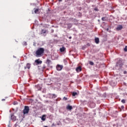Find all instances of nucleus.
<instances>
[{"label":"nucleus","mask_w":127,"mask_h":127,"mask_svg":"<svg viewBox=\"0 0 127 127\" xmlns=\"http://www.w3.org/2000/svg\"><path fill=\"white\" fill-rule=\"evenodd\" d=\"M44 48H39L37 49V50L35 52L36 57H41V56H43L44 54Z\"/></svg>","instance_id":"1"},{"label":"nucleus","mask_w":127,"mask_h":127,"mask_svg":"<svg viewBox=\"0 0 127 127\" xmlns=\"http://www.w3.org/2000/svg\"><path fill=\"white\" fill-rule=\"evenodd\" d=\"M29 113V107L25 106L24 109L23 110V115H26Z\"/></svg>","instance_id":"2"},{"label":"nucleus","mask_w":127,"mask_h":127,"mask_svg":"<svg viewBox=\"0 0 127 127\" xmlns=\"http://www.w3.org/2000/svg\"><path fill=\"white\" fill-rule=\"evenodd\" d=\"M124 65V63H123V60H119L118 62H117L116 64V67H119L120 66V68H122Z\"/></svg>","instance_id":"3"},{"label":"nucleus","mask_w":127,"mask_h":127,"mask_svg":"<svg viewBox=\"0 0 127 127\" xmlns=\"http://www.w3.org/2000/svg\"><path fill=\"white\" fill-rule=\"evenodd\" d=\"M11 120L13 121V122H15L16 121V116H14V114H11Z\"/></svg>","instance_id":"4"},{"label":"nucleus","mask_w":127,"mask_h":127,"mask_svg":"<svg viewBox=\"0 0 127 127\" xmlns=\"http://www.w3.org/2000/svg\"><path fill=\"white\" fill-rule=\"evenodd\" d=\"M56 68H57V70L58 71H61V70H62V69H63V65L58 64L56 66Z\"/></svg>","instance_id":"5"},{"label":"nucleus","mask_w":127,"mask_h":127,"mask_svg":"<svg viewBox=\"0 0 127 127\" xmlns=\"http://www.w3.org/2000/svg\"><path fill=\"white\" fill-rule=\"evenodd\" d=\"M36 65H39L42 64V62L40 61V59H37L35 61Z\"/></svg>","instance_id":"6"},{"label":"nucleus","mask_w":127,"mask_h":127,"mask_svg":"<svg viewBox=\"0 0 127 127\" xmlns=\"http://www.w3.org/2000/svg\"><path fill=\"white\" fill-rule=\"evenodd\" d=\"M49 95H50V98L51 99H55V98H57V95L56 94H50Z\"/></svg>","instance_id":"7"},{"label":"nucleus","mask_w":127,"mask_h":127,"mask_svg":"<svg viewBox=\"0 0 127 127\" xmlns=\"http://www.w3.org/2000/svg\"><path fill=\"white\" fill-rule=\"evenodd\" d=\"M30 67H31V64L29 63H27L26 64V66L24 67L25 69H30Z\"/></svg>","instance_id":"8"},{"label":"nucleus","mask_w":127,"mask_h":127,"mask_svg":"<svg viewBox=\"0 0 127 127\" xmlns=\"http://www.w3.org/2000/svg\"><path fill=\"white\" fill-rule=\"evenodd\" d=\"M95 42L96 44H99V43H100V39H99V38H95Z\"/></svg>","instance_id":"9"},{"label":"nucleus","mask_w":127,"mask_h":127,"mask_svg":"<svg viewBox=\"0 0 127 127\" xmlns=\"http://www.w3.org/2000/svg\"><path fill=\"white\" fill-rule=\"evenodd\" d=\"M76 72H80V71H82V67L81 66H78L76 68Z\"/></svg>","instance_id":"10"},{"label":"nucleus","mask_w":127,"mask_h":127,"mask_svg":"<svg viewBox=\"0 0 127 127\" xmlns=\"http://www.w3.org/2000/svg\"><path fill=\"white\" fill-rule=\"evenodd\" d=\"M41 120L42 121H43V122H45V121L46 120V115H43L41 118Z\"/></svg>","instance_id":"11"},{"label":"nucleus","mask_w":127,"mask_h":127,"mask_svg":"<svg viewBox=\"0 0 127 127\" xmlns=\"http://www.w3.org/2000/svg\"><path fill=\"white\" fill-rule=\"evenodd\" d=\"M117 30H122L123 29V26L122 25H119L117 28Z\"/></svg>","instance_id":"12"},{"label":"nucleus","mask_w":127,"mask_h":127,"mask_svg":"<svg viewBox=\"0 0 127 127\" xmlns=\"http://www.w3.org/2000/svg\"><path fill=\"white\" fill-rule=\"evenodd\" d=\"M72 109H73V108L72 107V106H71L70 105H67L66 106L67 110H69V111H71V110H72Z\"/></svg>","instance_id":"13"},{"label":"nucleus","mask_w":127,"mask_h":127,"mask_svg":"<svg viewBox=\"0 0 127 127\" xmlns=\"http://www.w3.org/2000/svg\"><path fill=\"white\" fill-rule=\"evenodd\" d=\"M65 47H63L62 48L60 49V51L61 52H64L65 51Z\"/></svg>","instance_id":"14"},{"label":"nucleus","mask_w":127,"mask_h":127,"mask_svg":"<svg viewBox=\"0 0 127 127\" xmlns=\"http://www.w3.org/2000/svg\"><path fill=\"white\" fill-rule=\"evenodd\" d=\"M51 63V61L49 59H47V62H46V64H47V65H50Z\"/></svg>","instance_id":"15"},{"label":"nucleus","mask_w":127,"mask_h":127,"mask_svg":"<svg viewBox=\"0 0 127 127\" xmlns=\"http://www.w3.org/2000/svg\"><path fill=\"white\" fill-rule=\"evenodd\" d=\"M46 32H47V30H44V29H42V33L41 34H44V33H46Z\"/></svg>","instance_id":"16"},{"label":"nucleus","mask_w":127,"mask_h":127,"mask_svg":"<svg viewBox=\"0 0 127 127\" xmlns=\"http://www.w3.org/2000/svg\"><path fill=\"white\" fill-rule=\"evenodd\" d=\"M67 25L68 28H71L72 27V24L71 23L67 24Z\"/></svg>","instance_id":"17"},{"label":"nucleus","mask_w":127,"mask_h":127,"mask_svg":"<svg viewBox=\"0 0 127 127\" xmlns=\"http://www.w3.org/2000/svg\"><path fill=\"white\" fill-rule=\"evenodd\" d=\"M102 20L103 21H106V20H107V19L106 18V17H103L102 18Z\"/></svg>","instance_id":"18"},{"label":"nucleus","mask_w":127,"mask_h":127,"mask_svg":"<svg viewBox=\"0 0 127 127\" xmlns=\"http://www.w3.org/2000/svg\"><path fill=\"white\" fill-rule=\"evenodd\" d=\"M76 95H77V92H73V93H72V96H73V97H75V96H76Z\"/></svg>","instance_id":"19"},{"label":"nucleus","mask_w":127,"mask_h":127,"mask_svg":"<svg viewBox=\"0 0 127 127\" xmlns=\"http://www.w3.org/2000/svg\"><path fill=\"white\" fill-rule=\"evenodd\" d=\"M89 64L90 65H91V66H93V65H94V63L93 62H90Z\"/></svg>","instance_id":"20"},{"label":"nucleus","mask_w":127,"mask_h":127,"mask_svg":"<svg viewBox=\"0 0 127 127\" xmlns=\"http://www.w3.org/2000/svg\"><path fill=\"white\" fill-rule=\"evenodd\" d=\"M122 103H123V104H126V100H125V99H123L121 101Z\"/></svg>","instance_id":"21"},{"label":"nucleus","mask_w":127,"mask_h":127,"mask_svg":"<svg viewBox=\"0 0 127 127\" xmlns=\"http://www.w3.org/2000/svg\"><path fill=\"white\" fill-rule=\"evenodd\" d=\"M38 10H39L38 9H36L35 10V13H37L38 12Z\"/></svg>","instance_id":"22"},{"label":"nucleus","mask_w":127,"mask_h":127,"mask_svg":"<svg viewBox=\"0 0 127 127\" xmlns=\"http://www.w3.org/2000/svg\"><path fill=\"white\" fill-rule=\"evenodd\" d=\"M63 100H64V101H67V98L66 97H64L63 98Z\"/></svg>","instance_id":"23"},{"label":"nucleus","mask_w":127,"mask_h":127,"mask_svg":"<svg viewBox=\"0 0 127 127\" xmlns=\"http://www.w3.org/2000/svg\"><path fill=\"white\" fill-rule=\"evenodd\" d=\"M94 10H95L96 11H98V10H99L98 9V8H97V7H95V8H94Z\"/></svg>","instance_id":"24"},{"label":"nucleus","mask_w":127,"mask_h":127,"mask_svg":"<svg viewBox=\"0 0 127 127\" xmlns=\"http://www.w3.org/2000/svg\"><path fill=\"white\" fill-rule=\"evenodd\" d=\"M24 45H27V43H26V42H24Z\"/></svg>","instance_id":"25"},{"label":"nucleus","mask_w":127,"mask_h":127,"mask_svg":"<svg viewBox=\"0 0 127 127\" xmlns=\"http://www.w3.org/2000/svg\"><path fill=\"white\" fill-rule=\"evenodd\" d=\"M124 50H125V51L127 52V48H125L124 49Z\"/></svg>","instance_id":"26"},{"label":"nucleus","mask_w":127,"mask_h":127,"mask_svg":"<svg viewBox=\"0 0 127 127\" xmlns=\"http://www.w3.org/2000/svg\"><path fill=\"white\" fill-rule=\"evenodd\" d=\"M121 108H122V109H125V106H122L121 107Z\"/></svg>","instance_id":"27"},{"label":"nucleus","mask_w":127,"mask_h":127,"mask_svg":"<svg viewBox=\"0 0 127 127\" xmlns=\"http://www.w3.org/2000/svg\"><path fill=\"white\" fill-rule=\"evenodd\" d=\"M124 74H127V71H124Z\"/></svg>","instance_id":"28"},{"label":"nucleus","mask_w":127,"mask_h":127,"mask_svg":"<svg viewBox=\"0 0 127 127\" xmlns=\"http://www.w3.org/2000/svg\"><path fill=\"white\" fill-rule=\"evenodd\" d=\"M59 1L60 2H61V1H62V0H59Z\"/></svg>","instance_id":"29"},{"label":"nucleus","mask_w":127,"mask_h":127,"mask_svg":"<svg viewBox=\"0 0 127 127\" xmlns=\"http://www.w3.org/2000/svg\"><path fill=\"white\" fill-rule=\"evenodd\" d=\"M1 101H5V99H2L1 100Z\"/></svg>","instance_id":"30"},{"label":"nucleus","mask_w":127,"mask_h":127,"mask_svg":"<svg viewBox=\"0 0 127 127\" xmlns=\"http://www.w3.org/2000/svg\"><path fill=\"white\" fill-rule=\"evenodd\" d=\"M72 38V37H69V39H71Z\"/></svg>","instance_id":"31"},{"label":"nucleus","mask_w":127,"mask_h":127,"mask_svg":"<svg viewBox=\"0 0 127 127\" xmlns=\"http://www.w3.org/2000/svg\"><path fill=\"white\" fill-rule=\"evenodd\" d=\"M43 69H45V66H44V67H43Z\"/></svg>","instance_id":"32"},{"label":"nucleus","mask_w":127,"mask_h":127,"mask_svg":"<svg viewBox=\"0 0 127 127\" xmlns=\"http://www.w3.org/2000/svg\"><path fill=\"white\" fill-rule=\"evenodd\" d=\"M44 127H47V126H44Z\"/></svg>","instance_id":"33"}]
</instances>
